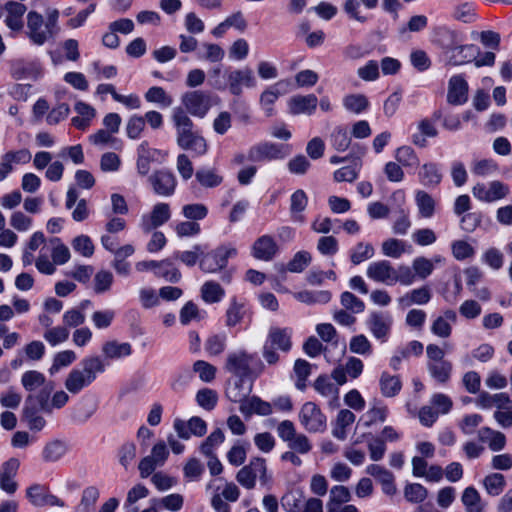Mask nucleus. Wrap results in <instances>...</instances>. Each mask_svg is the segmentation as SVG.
Wrapping results in <instances>:
<instances>
[{"label": "nucleus", "mask_w": 512, "mask_h": 512, "mask_svg": "<svg viewBox=\"0 0 512 512\" xmlns=\"http://www.w3.org/2000/svg\"><path fill=\"white\" fill-rule=\"evenodd\" d=\"M419 181L423 186L436 187L442 181L440 167L436 163H425L421 166L418 173Z\"/></svg>", "instance_id": "nucleus-36"}, {"label": "nucleus", "mask_w": 512, "mask_h": 512, "mask_svg": "<svg viewBox=\"0 0 512 512\" xmlns=\"http://www.w3.org/2000/svg\"><path fill=\"white\" fill-rule=\"evenodd\" d=\"M466 512H484L485 503L474 487H467L461 497Z\"/></svg>", "instance_id": "nucleus-47"}, {"label": "nucleus", "mask_w": 512, "mask_h": 512, "mask_svg": "<svg viewBox=\"0 0 512 512\" xmlns=\"http://www.w3.org/2000/svg\"><path fill=\"white\" fill-rule=\"evenodd\" d=\"M251 389V385H248L247 387L244 386V378H239L234 383L228 385L226 395L231 401L239 402L241 404L242 401L247 398Z\"/></svg>", "instance_id": "nucleus-57"}, {"label": "nucleus", "mask_w": 512, "mask_h": 512, "mask_svg": "<svg viewBox=\"0 0 512 512\" xmlns=\"http://www.w3.org/2000/svg\"><path fill=\"white\" fill-rule=\"evenodd\" d=\"M227 346V336L225 333L209 336L204 344V349L209 356L221 355Z\"/></svg>", "instance_id": "nucleus-52"}, {"label": "nucleus", "mask_w": 512, "mask_h": 512, "mask_svg": "<svg viewBox=\"0 0 512 512\" xmlns=\"http://www.w3.org/2000/svg\"><path fill=\"white\" fill-rule=\"evenodd\" d=\"M80 365L81 369H72L65 379V388L72 394H78L89 386L106 369L104 359L98 355L85 357Z\"/></svg>", "instance_id": "nucleus-2"}, {"label": "nucleus", "mask_w": 512, "mask_h": 512, "mask_svg": "<svg viewBox=\"0 0 512 512\" xmlns=\"http://www.w3.org/2000/svg\"><path fill=\"white\" fill-rule=\"evenodd\" d=\"M355 421L353 412L347 409L339 411L332 434L339 440H344L347 437V428L350 427Z\"/></svg>", "instance_id": "nucleus-41"}, {"label": "nucleus", "mask_w": 512, "mask_h": 512, "mask_svg": "<svg viewBox=\"0 0 512 512\" xmlns=\"http://www.w3.org/2000/svg\"><path fill=\"white\" fill-rule=\"evenodd\" d=\"M415 202L421 218L429 219L434 215L436 202L427 192L418 190L415 194Z\"/></svg>", "instance_id": "nucleus-44"}, {"label": "nucleus", "mask_w": 512, "mask_h": 512, "mask_svg": "<svg viewBox=\"0 0 512 512\" xmlns=\"http://www.w3.org/2000/svg\"><path fill=\"white\" fill-rule=\"evenodd\" d=\"M228 84L229 90L233 95H240L243 86L253 88L256 85V80L252 70L244 68L232 71L228 75Z\"/></svg>", "instance_id": "nucleus-24"}, {"label": "nucleus", "mask_w": 512, "mask_h": 512, "mask_svg": "<svg viewBox=\"0 0 512 512\" xmlns=\"http://www.w3.org/2000/svg\"><path fill=\"white\" fill-rule=\"evenodd\" d=\"M277 434L282 441L287 443L289 449L299 454H308L313 448L309 438L303 433H298L294 423L290 420H283L278 424Z\"/></svg>", "instance_id": "nucleus-5"}, {"label": "nucleus", "mask_w": 512, "mask_h": 512, "mask_svg": "<svg viewBox=\"0 0 512 512\" xmlns=\"http://www.w3.org/2000/svg\"><path fill=\"white\" fill-rule=\"evenodd\" d=\"M59 11L55 8L47 9L46 18L35 11L27 14V36L36 45H43L52 39L57 32Z\"/></svg>", "instance_id": "nucleus-3"}, {"label": "nucleus", "mask_w": 512, "mask_h": 512, "mask_svg": "<svg viewBox=\"0 0 512 512\" xmlns=\"http://www.w3.org/2000/svg\"><path fill=\"white\" fill-rule=\"evenodd\" d=\"M509 192V187L497 180L491 181L488 184L477 183L472 188V194L475 198L488 203L505 198Z\"/></svg>", "instance_id": "nucleus-10"}, {"label": "nucleus", "mask_w": 512, "mask_h": 512, "mask_svg": "<svg viewBox=\"0 0 512 512\" xmlns=\"http://www.w3.org/2000/svg\"><path fill=\"white\" fill-rule=\"evenodd\" d=\"M51 246V257L57 265H63L70 259L69 248L61 241L60 238L54 237L49 240Z\"/></svg>", "instance_id": "nucleus-53"}, {"label": "nucleus", "mask_w": 512, "mask_h": 512, "mask_svg": "<svg viewBox=\"0 0 512 512\" xmlns=\"http://www.w3.org/2000/svg\"><path fill=\"white\" fill-rule=\"evenodd\" d=\"M255 356L245 350H238L227 355L225 369L239 378L258 376L264 370V365L259 362L258 369H253L252 364Z\"/></svg>", "instance_id": "nucleus-4"}, {"label": "nucleus", "mask_w": 512, "mask_h": 512, "mask_svg": "<svg viewBox=\"0 0 512 512\" xmlns=\"http://www.w3.org/2000/svg\"><path fill=\"white\" fill-rule=\"evenodd\" d=\"M394 270L395 268L389 261L379 260L368 265L366 275L375 282L394 285Z\"/></svg>", "instance_id": "nucleus-20"}, {"label": "nucleus", "mask_w": 512, "mask_h": 512, "mask_svg": "<svg viewBox=\"0 0 512 512\" xmlns=\"http://www.w3.org/2000/svg\"><path fill=\"white\" fill-rule=\"evenodd\" d=\"M431 299V292L428 287H420L411 290L409 293L398 299L400 305L408 307L412 304L425 305Z\"/></svg>", "instance_id": "nucleus-43"}, {"label": "nucleus", "mask_w": 512, "mask_h": 512, "mask_svg": "<svg viewBox=\"0 0 512 512\" xmlns=\"http://www.w3.org/2000/svg\"><path fill=\"white\" fill-rule=\"evenodd\" d=\"M291 329L271 327L267 336L266 343L280 351L288 352L291 349Z\"/></svg>", "instance_id": "nucleus-30"}, {"label": "nucleus", "mask_w": 512, "mask_h": 512, "mask_svg": "<svg viewBox=\"0 0 512 512\" xmlns=\"http://www.w3.org/2000/svg\"><path fill=\"white\" fill-rule=\"evenodd\" d=\"M239 410L245 416H251L252 414L267 416L272 413V405L257 396H252L242 401Z\"/></svg>", "instance_id": "nucleus-31"}, {"label": "nucleus", "mask_w": 512, "mask_h": 512, "mask_svg": "<svg viewBox=\"0 0 512 512\" xmlns=\"http://www.w3.org/2000/svg\"><path fill=\"white\" fill-rule=\"evenodd\" d=\"M363 361L357 357H348L343 364L335 367L331 373V377L338 385L345 384L348 379H357L363 372Z\"/></svg>", "instance_id": "nucleus-13"}, {"label": "nucleus", "mask_w": 512, "mask_h": 512, "mask_svg": "<svg viewBox=\"0 0 512 512\" xmlns=\"http://www.w3.org/2000/svg\"><path fill=\"white\" fill-rule=\"evenodd\" d=\"M427 368L438 383L444 384L449 381L452 372V364L449 361L428 362Z\"/></svg>", "instance_id": "nucleus-50"}, {"label": "nucleus", "mask_w": 512, "mask_h": 512, "mask_svg": "<svg viewBox=\"0 0 512 512\" xmlns=\"http://www.w3.org/2000/svg\"><path fill=\"white\" fill-rule=\"evenodd\" d=\"M20 462L17 458H10L0 467V489L7 494H14L18 489L15 481Z\"/></svg>", "instance_id": "nucleus-19"}, {"label": "nucleus", "mask_w": 512, "mask_h": 512, "mask_svg": "<svg viewBox=\"0 0 512 512\" xmlns=\"http://www.w3.org/2000/svg\"><path fill=\"white\" fill-rule=\"evenodd\" d=\"M7 15L5 23L8 28L14 31H19L23 28V15L27 8L24 4L15 1H9L5 5Z\"/></svg>", "instance_id": "nucleus-29"}, {"label": "nucleus", "mask_w": 512, "mask_h": 512, "mask_svg": "<svg viewBox=\"0 0 512 512\" xmlns=\"http://www.w3.org/2000/svg\"><path fill=\"white\" fill-rule=\"evenodd\" d=\"M148 181L154 193L162 197L173 195L177 186L175 175L167 169L154 171Z\"/></svg>", "instance_id": "nucleus-11"}, {"label": "nucleus", "mask_w": 512, "mask_h": 512, "mask_svg": "<svg viewBox=\"0 0 512 512\" xmlns=\"http://www.w3.org/2000/svg\"><path fill=\"white\" fill-rule=\"evenodd\" d=\"M69 400V396L65 391H57L53 396L51 403L48 402L47 396L40 394L37 397L40 409L46 413H51L53 409L64 407Z\"/></svg>", "instance_id": "nucleus-49"}, {"label": "nucleus", "mask_w": 512, "mask_h": 512, "mask_svg": "<svg viewBox=\"0 0 512 512\" xmlns=\"http://www.w3.org/2000/svg\"><path fill=\"white\" fill-rule=\"evenodd\" d=\"M418 132L412 135V142L418 147H426L427 138H434L438 130L429 119H422L417 125Z\"/></svg>", "instance_id": "nucleus-37"}, {"label": "nucleus", "mask_w": 512, "mask_h": 512, "mask_svg": "<svg viewBox=\"0 0 512 512\" xmlns=\"http://www.w3.org/2000/svg\"><path fill=\"white\" fill-rule=\"evenodd\" d=\"M290 84L289 80L282 79L269 86L261 93L260 105L265 111L266 116L271 117L274 114V103L281 95H284L289 91Z\"/></svg>", "instance_id": "nucleus-17"}, {"label": "nucleus", "mask_w": 512, "mask_h": 512, "mask_svg": "<svg viewBox=\"0 0 512 512\" xmlns=\"http://www.w3.org/2000/svg\"><path fill=\"white\" fill-rule=\"evenodd\" d=\"M246 312L247 302L244 299L232 297L226 310V326L234 327L239 324L243 320Z\"/></svg>", "instance_id": "nucleus-35"}, {"label": "nucleus", "mask_w": 512, "mask_h": 512, "mask_svg": "<svg viewBox=\"0 0 512 512\" xmlns=\"http://www.w3.org/2000/svg\"><path fill=\"white\" fill-rule=\"evenodd\" d=\"M11 74L15 79L37 78L41 74V67L37 62L17 59L11 64Z\"/></svg>", "instance_id": "nucleus-32"}, {"label": "nucleus", "mask_w": 512, "mask_h": 512, "mask_svg": "<svg viewBox=\"0 0 512 512\" xmlns=\"http://www.w3.org/2000/svg\"><path fill=\"white\" fill-rule=\"evenodd\" d=\"M381 250L383 255L398 259L407 251V245L403 240L389 238L382 243Z\"/></svg>", "instance_id": "nucleus-58"}, {"label": "nucleus", "mask_w": 512, "mask_h": 512, "mask_svg": "<svg viewBox=\"0 0 512 512\" xmlns=\"http://www.w3.org/2000/svg\"><path fill=\"white\" fill-rule=\"evenodd\" d=\"M286 155L283 145L264 142L252 146L248 151V160L252 162L271 161L282 159Z\"/></svg>", "instance_id": "nucleus-15"}, {"label": "nucleus", "mask_w": 512, "mask_h": 512, "mask_svg": "<svg viewBox=\"0 0 512 512\" xmlns=\"http://www.w3.org/2000/svg\"><path fill=\"white\" fill-rule=\"evenodd\" d=\"M236 255V248L220 246L202 256L199 262L200 269L205 273H216L227 266L229 258Z\"/></svg>", "instance_id": "nucleus-8"}, {"label": "nucleus", "mask_w": 512, "mask_h": 512, "mask_svg": "<svg viewBox=\"0 0 512 512\" xmlns=\"http://www.w3.org/2000/svg\"><path fill=\"white\" fill-rule=\"evenodd\" d=\"M225 440L221 429L214 430L200 445L199 450L205 457L215 455L216 448Z\"/></svg>", "instance_id": "nucleus-55"}, {"label": "nucleus", "mask_w": 512, "mask_h": 512, "mask_svg": "<svg viewBox=\"0 0 512 512\" xmlns=\"http://www.w3.org/2000/svg\"><path fill=\"white\" fill-rule=\"evenodd\" d=\"M257 479L262 485H266L270 481L266 462L262 458L252 459L248 465L242 467L236 474L237 482L249 490L255 487Z\"/></svg>", "instance_id": "nucleus-6"}, {"label": "nucleus", "mask_w": 512, "mask_h": 512, "mask_svg": "<svg viewBox=\"0 0 512 512\" xmlns=\"http://www.w3.org/2000/svg\"><path fill=\"white\" fill-rule=\"evenodd\" d=\"M350 500L351 493L347 487L342 485L332 487L326 504L327 512H337V508L341 507L344 503H348Z\"/></svg>", "instance_id": "nucleus-38"}, {"label": "nucleus", "mask_w": 512, "mask_h": 512, "mask_svg": "<svg viewBox=\"0 0 512 512\" xmlns=\"http://www.w3.org/2000/svg\"><path fill=\"white\" fill-rule=\"evenodd\" d=\"M318 99L314 94L296 95L288 101V111L292 115H312L316 111Z\"/></svg>", "instance_id": "nucleus-23"}, {"label": "nucleus", "mask_w": 512, "mask_h": 512, "mask_svg": "<svg viewBox=\"0 0 512 512\" xmlns=\"http://www.w3.org/2000/svg\"><path fill=\"white\" fill-rule=\"evenodd\" d=\"M225 57L224 49L215 43L204 42L197 52V58L209 62H220Z\"/></svg>", "instance_id": "nucleus-48"}, {"label": "nucleus", "mask_w": 512, "mask_h": 512, "mask_svg": "<svg viewBox=\"0 0 512 512\" xmlns=\"http://www.w3.org/2000/svg\"><path fill=\"white\" fill-rule=\"evenodd\" d=\"M314 389L323 397L327 398L329 404L338 400L339 390L327 376H319L313 384Z\"/></svg>", "instance_id": "nucleus-45"}, {"label": "nucleus", "mask_w": 512, "mask_h": 512, "mask_svg": "<svg viewBox=\"0 0 512 512\" xmlns=\"http://www.w3.org/2000/svg\"><path fill=\"white\" fill-rule=\"evenodd\" d=\"M343 106L354 114H360L368 108L369 101L362 94H351L343 98Z\"/></svg>", "instance_id": "nucleus-61"}, {"label": "nucleus", "mask_w": 512, "mask_h": 512, "mask_svg": "<svg viewBox=\"0 0 512 512\" xmlns=\"http://www.w3.org/2000/svg\"><path fill=\"white\" fill-rule=\"evenodd\" d=\"M278 253V245L271 235H262L251 247V255L261 261H271Z\"/></svg>", "instance_id": "nucleus-22"}, {"label": "nucleus", "mask_w": 512, "mask_h": 512, "mask_svg": "<svg viewBox=\"0 0 512 512\" xmlns=\"http://www.w3.org/2000/svg\"><path fill=\"white\" fill-rule=\"evenodd\" d=\"M375 254L374 247L370 243L359 242L350 252V260L354 265H358L371 259Z\"/></svg>", "instance_id": "nucleus-60"}, {"label": "nucleus", "mask_w": 512, "mask_h": 512, "mask_svg": "<svg viewBox=\"0 0 512 512\" xmlns=\"http://www.w3.org/2000/svg\"><path fill=\"white\" fill-rule=\"evenodd\" d=\"M171 217L170 206L167 203H157L153 206L149 214H144L141 217L140 226L144 232H151L152 230L165 224Z\"/></svg>", "instance_id": "nucleus-16"}, {"label": "nucleus", "mask_w": 512, "mask_h": 512, "mask_svg": "<svg viewBox=\"0 0 512 512\" xmlns=\"http://www.w3.org/2000/svg\"><path fill=\"white\" fill-rule=\"evenodd\" d=\"M137 162L136 167L140 175L145 176L150 171L151 163L161 162L165 154L160 150L151 148L148 142L143 141L137 149Z\"/></svg>", "instance_id": "nucleus-18"}, {"label": "nucleus", "mask_w": 512, "mask_h": 512, "mask_svg": "<svg viewBox=\"0 0 512 512\" xmlns=\"http://www.w3.org/2000/svg\"><path fill=\"white\" fill-rule=\"evenodd\" d=\"M308 205V197L304 190L298 189L290 197V217L295 223H305L304 211Z\"/></svg>", "instance_id": "nucleus-28"}, {"label": "nucleus", "mask_w": 512, "mask_h": 512, "mask_svg": "<svg viewBox=\"0 0 512 512\" xmlns=\"http://www.w3.org/2000/svg\"><path fill=\"white\" fill-rule=\"evenodd\" d=\"M299 421L310 433H322L327 427L326 416L313 402H306L302 405L299 411Z\"/></svg>", "instance_id": "nucleus-7"}, {"label": "nucleus", "mask_w": 512, "mask_h": 512, "mask_svg": "<svg viewBox=\"0 0 512 512\" xmlns=\"http://www.w3.org/2000/svg\"><path fill=\"white\" fill-rule=\"evenodd\" d=\"M379 385L382 395L388 398L396 396L402 388L400 377L391 375L388 372L381 374Z\"/></svg>", "instance_id": "nucleus-42"}, {"label": "nucleus", "mask_w": 512, "mask_h": 512, "mask_svg": "<svg viewBox=\"0 0 512 512\" xmlns=\"http://www.w3.org/2000/svg\"><path fill=\"white\" fill-rule=\"evenodd\" d=\"M477 54H479L477 46L459 42L446 56L450 64L459 66L471 62Z\"/></svg>", "instance_id": "nucleus-25"}, {"label": "nucleus", "mask_w": 512, "mask_h": 512, "mask_svg": "<svg viewBox=\"0 0 512 512\" xmlns=\"http://www.w3.org/2000/svg\"><path fill=\"white\" fill-rule=\"evenodd\" d=\"M171 120L176 129V142L184 150L192 151L196 156H203L208 152L206 139L194 130V123L182 107L172 111Z\"/></svg>", "instance_id": "nucleus-1"}, {"label": "nucleus", "mask_w": 512, "mask_h": 512, "mask_svg": "<svg viewBox=\"0 0 512 512\" xmlns=\"http://www.w3.org/2000/svg\"><path fill=\"white\" fill-rule=\"evenodd\" d=\"M99 495V490L94 486L84 489L81 502L76 508V512H90L95 506Z\"/></svg>", "instance_id": "nucleus-64"}, {"label": "nucleus", "mask_w": 512, "mask_h": 512, "mask_svg": "<svg viewBox=\"0 0 512 512\" xmlns=\"http://www.w3.org/2000/svg\"><path fill=\"white\" fill-rule=\"evenodd\" d=\"M102 353L106 360H118L130 356L132 353V346L128 342L110 340L106 341L102 345Z\"/></svg>", "instance_id": "nucleus-34"}, {"label": "nucleus", "mask_w": 512, "mask_h": 512, "mask_svg": "<svg viewBox=\"0 0 512 512\" xmlns=\"http://www.w3.org/2000/svg\"><path fill=\"white\" fill-rule=\"evenodd\" d=\"M330 142L337 151L347 150L351 143L347 129L343 126L336 127L330 135Z\"/></svg>", "instance_id": "nucleus-63"}, {"label": "nucleus", "mask_w": 512, "mask_h": 512, "mask_svg": "<svg viewBox=\"0 0 512 512\" xmlns=\"http://www.w3.org/2000/svg\"><path fill=\"white\" fill-rule=\"evenodd\" d=\"M393 318L388 312L374 311L367 319V325L372 335L382 342L387 341Z\"/></svg>", "instance_id": "nucleus-14"}, {"label": "nucleus", "mask_w": 512, "mask_h": 512, "mask_svg": "<svg viewBox=\"0 0 512 512\" xmlns=\"http://www.w3.org/2000/svg\"><path fill=\"white\" fill-rule=\"evenodd\" d=\"M224 296L225 290L215 281H206L201 287V297L206 303H218Z\"/></svg>", "instance_id": "nucleus-51"}, {"label": "nucleus", "mask_w": 512, "mask_h": 512, "mask_svg": "<svg viewBox=\"0 0 512 512\" xmlns=\"http://www.w3.org/2000/svg\"><path fill=\"white\" fill-rule=\"evenodd\" d=\"M305 499L306 497L302 490H290L281 497V506L286 512H300Z\"/></svg>", "instance_id": "nucleus-39"}, {"label": "nucleus", "mask_w": 512, "mask_h": 512, "mask_svg": "<svg viewBox=\"0 0 512 512\" xmlns=\"http://www.w3.org/2000/svg\"><path fill=\"white\" fill-rule=\"evenodd\" d=\"M379 0H346L343 4V10L348 17L356 22L365 23L368 21V16L362 14L361 3L367 9H374L377 7Z\"/></svg>", "instance_id": "nucleus-27"}, {"label": "nucleus", "mask_w": 512, "mask_h": 512, "mask_svg": "<svg viewBox=\"0 0 512 512\" xmlns=\"http://www.w3.org/2000/svg\"><path fill=\"white\" fill-rule=\"evenodd\" d=\"M173 428L177 436L183 440H189L191 436L202 437L207 432L206 422L198 416H193L188 421L176 418Z\"/></svg>", "instance_id": "nucleus-12"}, {"label": "nucleus", "mask_w": 512, "mask_h": 512, "mask_svg": "<svg viewBox=\"0 0 512 512\" xmlns=\"http://www.w3.org/2000/svg\"><path fill=\"white\" fill-rule=\"evenodd\" d=\"M294 298L302 303L312 305V304H326L331 298L332 294L327 290H319V291H300L294 294Z\"/></svg>", "instance_id": "nucleus-46"}, {"label": "nucleus", "mask_w": 512, "mask_h": 512, "mask_svg": "<svg viewBox=\"0 0 512 512\" xmlns=\"http://www.w3.org/2000/svg\"><path fill=\"white\" fill-rule=\"evenodd\" d=\"M74 109L77 116L72 118V124L79 130H86L95 118L96 110L91 105L82 101H78Z\"/></svg>", "instance_id": "nucleus-33"}, {"label": "nucleus", "mask_w": 512, "mask_h": 512, "mask_svg": "<svg viewBox=\"0 0 512 512\" xmlns=\"http://www.w3.org/2000/svg\"><path fill=\"white\" fill-rule=\"evenodd\" d=\"M311 364L304 359H297L294 363L293 371L297 378L296 387L303 391L306 388V380L311 374Z\"/></svg>", "instance_id": "nucleus-62"}, {"label": "nucleus", "mask_w": 512, "mask_h": 512, "mask_svg": "<svg viewBox=\"0 0 512 512\" xmlns=\"http://www.w3.org/2000/svg\"><path fill=\"white\" fill-rule=\"evenodd\" d=\"M459 42H463L460 33L450 29H442L439 33L438 43L447 55Z\"/></svg>", "instance_id": "nucleus-59"}, {"label": "nucleus", "mask_w": 512, "mask_h": 512, "mask_svg": "<svg viewBox=\"0 0 512 512\" xmlns=\"http://www.w3.org/2000/svg\"><path fill=\"white\" fill-rule=\"evenodd\" d=\"M196 180L206 188H214L223 182V177L217 173L216 169H199L195 173Z\"/></svg>", "instance_id": "nucleus-56"}, {"label": "nucleus", "mask_w": 512, "mask_h": 512, "mask_svg": "<svg viewBox=\"0 0 512 512\" xmlns=\"http://www.w3.org/2000/svg\"><path fill=\"white\" fill-rule=\"evenodd\" d=\"M182 108L186 114L204 118L211 108L210 95L201 90H193L184 93L181 97Z\"/></svg>", "instance_id": "nucleus-9"}, {"label": "nucleus", "mask_w": 512, "mask_h": 512, "mask_svg": "<svg viewBox=\"0 0 512 512\" xmlns=\"http://www.w3.org/2000/svg\"><path fill=\"white\" fill-rule=\"evenodd\" d=\"M21 384L28 392H34L46 384V377L39 371H26L21 377Z\"/></svg>", "instance_id": "nucleus-54"}, {"label": "nucleus", "mask_w": 512, "mask_h": 512, "mask_svg": "<svg viewBox=\"0 0 512 512\" xmlns=\"http://www.w3.org/2000/svg\"><path fill=\"white\" fill-rule=\"evenodd\" d=\"M67 445L61 440H52L44 446L42 458L45 462L54 463L62 459L67 453Z\"/></svg>", "instance_id": "nucleus-40"}, {"label": "nucleus", "mask_w": 512, "mask_h": 512, "mask_svg": "<svg viewBox=\"0 0 512 512\" xmlns=\"http://www.w3.org/2000/svg\"><path fill=\"white\" fill-rule=\"evenodd\" d=\"M469 86L462 75H454L448 81L447 102L452 105H463L468 100Z\"/></svg>", "instance_id": "nucleus-21"}, {"label": "nucleus", "mask_w": 512, "mask_h": 512, "mask_svg": "<svg viewBox=\"0 0 512 512\" xmlns=\"http://www.w3.org/2000/svg\"><path fill=\"white\" fill-rule=\"evenodd\" d=\"M457 320L456 312L452 309L445 310L431 325V332L440 338H448L452 334V324Z\"/></svg>", "instance_id": "nucleus-26"}]
</instances>
